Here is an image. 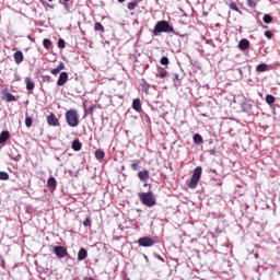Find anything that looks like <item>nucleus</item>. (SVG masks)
Instances as JSON below:
<instances>
[{"label":"nucleus","mask_w":280,"mask_h":280,"mask_svg":"<svg viewBox=\"0 0 280 280\" xmlns=\"http://www.w3.org/2000/svg\"><path fill=\"white\" fill-rule=\"evenodd\" d=\"M63 1H71V0H59V2H63Z\"/></svg>","instance_id":"nucleus-53"},{"label":"nucleus","mask_w":280,"mask_h":280,"mask_svg":"<svg viewBox=\"0 0 280 280\" xmlns=\"http://www.w3.org/2000/svg\"><path fill=\"white\" fill-rule=\"evenodd\" d=\"M248 47H250V42L248 39L243 38L240 40L238 49H241V51H246V49H248Z\"/></svg>","instance_id":"nucleus-12"},{"label":"nucleus","mask_w":280,"mask_h":280,"mask_svg":"<svg viewBox=\"0 0 280 280\" xmlns=\"http://www.w3.org/2000/svg\"><path fill=\"white\" fill-rule=\"evenodd\" d=\"M83 280H95L92 277H84Z\"/></svg>","instance_id":"nucleus-50"},{"label":"nucleus","mask_w":280,"mask_h":280,"mask_svg":"<svg viewBox=\"0 0 280 280\" xmlns=\"http://www.w3.org/2000/svg\"><path fill=\"white\" fill-rule=\"evenodd\" d=\"M57 69L59 70V72H61L65 69V62H59V65L57 66Z\"/></svg>","instance_id":"nucleus-41"},{"label":"nucleus","mask_w":280,"mask_h":280,"mask_svg":"<svg viewBox=\"0 0 280 280\" xmlns=\"http://www.w3.org/2000/svg\"><path fill=\"white\" fill-rule=\"evenodd\" d=\"M2 95H3V100H5V102H16V96H14L10 92L2 91Z\"/></svg>","instance_id":"nucleus-14"},{"label":"nucleus","mask_w":280,"mask_h":280,"mask_svg":"<svg viewBox=\"0 0 280 280\" xmlns=\"http://www.w3.org/2000/svg\"><path fill=\"white\" fill-rule=\"evenodd\" d=\"M89 110H90V113H93V110H95V106H93V105L90 106V107H89Z\"/></svg>","instance_id":"nucleus-47"},{"label":"nucleus","mask_w":280,"mask_h":280,"mask_svg":"<svg viewBox=\"0 0 280 280\" xmlns=\"http://www.w3.org/2000/svg\"><path fill=\"white\" fill-rule=\"evenodd\" d=\"M143 258L145 259V261H150V258H148V255L143 254Z\"/></svg>","instance_id":"nucleus-49"},{"label":"nucleus","mask_w":280,"mask_h":280,"mask_svg":"<svg viewBox=\"0 0 280 280\" xmlns=\"http://www.w3.org/2000/svg\"><path fill=\"white\" fill-rule=\"evenodd\" d=\"M138 198L145 207H154L156 205V196H154L152 190L138 192Z\"/></svg>","instance_id":"nucleus-2"},{"label":"nucleus","mask_w":280,"mask_h":280,"mask_svg":"<svg viewBox=\"0 0 280 280\" xmlns=\"http://www.w3.org/2000/svg\"><path fill=\"white\" fill-rule=\"evenodd\" d=\"M1 268H5V260L3 258H1V264H0Z\"/></svg>","instance_id":"nucleus-46"},{"label":"nucleus","mask_w":280,"mask_h":280,"mask_svg":"<svg viewBox=\"0 0 280 280\" xmlns=\"http://www.w3.org/2000/svg\"><path fill=\"white\" fill-rule=\"evenodd\" d=\"M143 186H144V187H148V184H147V182H144Z\"/></svg>","instance_id":"nucleus-54"},{"label":"nucleus","mask_w":280,"mask_h":280,"mask_svg":"<svg viewBox=\"0 0 280 280\" xmlns=\"http://www.w3.org/2000/svg\"><path fill=\"white\" fill-rule=\"evenodd\" d=\"M92 221H91V217L85 218V220L83 221V226H91Z\"/></svg>","instance_id":"nucleus-36"},{"label":"nucleus","mask_w":280,"mask_h":280,"mask_svg":"<svg viewBox=\"0 0 280 280\" xmlns=\"http://www.w3.org/2000/svg\"><path fill=\"white\" fill-rule=\"evenodd\" d=\"M247 5L249 8H257V0H247Z\"/></svg>","instance_id":"nucleus-35"},{"label":"nucleus","mask_w":280,"mask_h":280,"mask_svg":"<svg viewBox=\"0 0 280 280\" xmlns=\"http://www.w3.org/2000/svg\"><path fill=\"white\" fill-rule=\"evenodd\" d=\"M237 71H238L240 75H244V71H242V68H238Z\"/></svg>","instance_id":"nucleus-48"},{"label":"nucleus","mask_w":280,"mask_h":280,"mask_svg":"<svg viewBox=\"0 0 280 280\" xmlns=\"http://www.w3.org/2000/svg\"><path fill=\"white\" fill-rule=\"evenodd\" d=\"M154 257L155 259H159V261H162V264H165V259L161 255L154 254Z\"/></svg>","instance_id":"nucleus-39"},{"label":"nucleus","mask_w":280,"mask_h":280,"mask_svg":"<svg viewBox=\"0 0 280 280\" xmlns=\"http://www.w3.org/2000/svg\"><path fill=\"white\" fill-rule=\"evenodd\" d=\"M46 121L48 126H52L54 128L60 126V121L58 120V117H56L55 113H51L47 116Z\"/></svg>","instance_id":"nucleus-7"},{"label":"nucleus","mask_w":280,"mask_h":280,"mask_svg":"<svg viewBox=\"0 0 280 280\" xmlns=\"http://www.w3.org/2000/svg\"><path fill=\"white\" fill-rule=\"evenodd\" d=\"M241 108L243 113H250V110H253V104H250V101H243L241 103Z\"/></svg>","instance_id":"nucleus-10"},{"label":"nucleus","mask_w":280,"mask_h":280,"mask_svg":"<svg viewBox=\"0 0 280 280\" xmlns=\"http://www.w3.org/2000/svg\"><path fill=\"white\" fill-rule=\"evenodd\" d=\"M213 174H218V171L215 168L211 170Z\"/></svg>","instance_id":"nucleus-51"},{"label":"nucleus","mask_w":280,"mask_h":280,"mask_svg":"<svg viewBox=\"0 0 280 280\" xmlns=\"http://www.w3.org/2000/svg\"><path fill=\"white\" fill-rule=\"evenodd\" d=\"M167 75V71L163 70V71H160L159 73V78L163 79Z\"/></svg>","instance_id":"nucleus-43"},{"label":"nucleus","mask_w":280,"mask_h":280,"mask_svg":"<svg viewBox=\"0 0 280 280\" xmlns=\"http://www.w3.org/2000/svg\"><path fill=\"white\" fill-rule=\"evenodd\" d=\"M42 80H43V82H49V80H51V77H49V75H43V77H42Z\"/></svg>","instance_id":"nucleus-44"},{"label":"nucleus","mask_w":280,"mask_h":280,"mask_svg":"<svg viewBox=\"0 0 280 280\" xmlns=\"http://www.w3.org/2000/svg\"><path fill=\"white\" fill-rule=\"evenodd\" d=\"M0 180H10V174L5 171H0Z\"/></svg>","instance_id":"nucleus-27"},{"label":"nucleus","mask_w":280,"mask_h":280,"mask_svg":"<svg viewBox=\"0 0 280 280\" xmlns=\"http://www.w3.org/2000/svg\"><path fill=\"white\" fill-rule=\"evenodd\" d=\"M68 80H69V73L61 72L57 80V86H65V84H67Z\"/></svg>","instance_id":"nucleus-8"},{"label":"nucleus","mask_w":280,"mask_h":280,"mask_svg":"<svg viewBox=\"0 0 280 280\" xmlns=\"http://www.w3.org/2000/svg\"><path fill=\"white\" fill-rule=\"evenodd\" d=\"M201 280H205V279H201Z\"/></svg>","instance_id":"nucleus-57"},{"label":"nucleus","mask_w":280,"mask_h":280,"mask_svg":"<svg viewBox=\"0 0 280 280\" xmlns=\"http://www.w3.org/2000/svg\"><path fill=\"white\" fill-rule=\"evenodd\" d=\"M160 62H161V65H163V67H167V65H170V58L163 56V57L160 59Z\"/></svg>","instance_id":"nucleus-30"},{"label":"nucleus","mask_w":280,"mask_h":280,"mask_svg":"<svg viewBox=\"0 0 280 280\" xmlns=\"http://www.w3.org/2000/svg\"><path fill=\"white\" fill-rule=\"evenodd\" d=\"M60 5H63V9L66 10V12H71V4L69 3V1H61L59 2Z\"/></svg>","instance_id":"nucleus-28"},{"label":"nucleus","mask_w":280,"mask_h":280,"mask_svg":"<svg viewBox=\"0 0 280 280\" xmlns=\"http://www.w3.org/2000/svg\"><path fill=\"white\" fill-rule=\"evenodd\" d=\"M56 185H58L56 178L54 176L49 177L47 180V186L49 187V189H56Z\"/></svg>","instance_id":"nucleus-21"},{"label":"nucleus","mask_w":280,"mask_h":280,"mask_svg":"<svg viewBox=\"0 0 280 280\" xmlns=\"http://www.w3.org/2000/svg\"><path fill=\"white\" fill-rule=\"evenodd\" d=\"M94 31L95 32H101L102 34H104V25H102V23H100V22H96L94 24Z\"/></svg>","instance_id":"nucleus-26"},{"label":"nucleus","mask_w":280,"mask_h":280,"mask_svg":"<svg viewBox=\"0 0 280 280\" xmlns=\"http://www.w3.org/2000/svg\"><path fill=\"white\" fill-rule=\"evenodd\" d=\"M66 121L70 128H77V126H80V115H78V110L69 109L66 112Z\"/></svg>","instance_id":"nucleus-3"},{"label":"nucleus","mask_w":280,"mask_h":280,"mask_svg":"<svg viewBox=\"0 0 280 280\" xmlns=\"http://www.w3.org/2000/svg\"><path fill=\"white\" fill-rule=\"evenodd\" d=\"M72 150L74 152H80V150H82V142H80V139H75L72 142Z\"/></svg>","instance_id":"nucleus-18"},{"label":"nucleus","mask_w":280,"mask_h":280,"mask_svg":"<svg viewBox=\"0 0 280 280\" xmlns=\"http://www.w3.org/2000/svg\"><path fill=\"white\" fill-rule=\"evenodd\" d=\"M32 124H34V120L32 119V117H26L25 118L26 128H32Z\"/></svg>","instance_id":"nucleus-32"},{"label":"nucleus","mask_w":280,"mask_h":280,"mask_svg":"<svg viewBox=\"0 0 280 280\" xmlns=\"http://www.w3.org/2000/svg\"><path fill=\"white\" fill-rule=\"evenodd\" d=\"M54 253L56 257L59 259H65V257H69V252H67V248L65 246L57 245L54 247Z\"/></svg>","instance_id":"nucleus-6"},{"label":"nucleus","mask_w":280,"mask_h":280,"mask_svg":"<svg viewBox=\"0 0 280 280\" xmlns=\"http://www.w3.org/2000/svg\"><path fill=\"white\" fill-rule=\"evenodd\" d=\"M201 176H202V167L201 166H197L194 170V173H192V175L190 177L188 187L190 189H196V187H198V183L200 182Z\"/></svg>","instance_id":"nucleus-4"},{"label":"nucleus","mask_w":280,"mask_h":280,"mask_svg":"<svg viewBox=\"0 0 280 280\" xmlns=\"http://www.w3.org/2000/svg\"><path fill=\"white\" fill-rule=\"evenodd\" d=\"M50 73H52V75H58V73H60V70L58 68H54L50 70Z\"/></svg>","instance_id":"nucleus-42"},{"label":"nucleus","mask_w":280,"mask_h":280,"mask_svg":"<svg viewBox=\"0 0 280 280\" xmlns=\"http://www.w3.org/2000/svg\"><path fill=\"white\" fill-rule=\"evenodd\" d=\"M57 161H60V158H57Z\"/></svg>","instance_id":"nucleus-55"},{"label":"nucleus","mask_w":280,"mask_h":280,"mask_svg":"<svg viewBox=\"0 0 280 280\" xmlns=\"http://www.w3.org/2000/svg\"><path fill=\"white\" fill-rule=\"evenodd\" d=\"M265 102L267 104H269V106H272V104H275V102H277V98L275 96H272V94H267L265 97Z\"/></svg>","instance_id":"nucleus-22"},{"label":"nucleus","mask_w":280,"mask_h":280,"mask_svg":"<svg viewBox=\"0 0 280 280\" xmlns=\"http://www.w3.org/2000/svg\"><path fill=\"white\" fill-rule=\"evenodd\" d=\"M57 45H58L59 49H65V47H66L65 39L59 38Z\"/></svg>","instance_id":"nucleus-34"},{"label":"nucleus","mask_w":280,"mask_h":280,"mask_svg":"<svg viewBox=\"0 0 280 280\" xmlns=\"http://www.w3.org/2000/svg\"><path fill=\"white\" fill-rule=\"evenodd\" d=\"M266 38H268V40H270V38H272L273 34L272 31H266L265 33Z\"/></svg>","instance_id":"nucleus-38"},{"label":"nucleus","mask_w":280,"mask_h":280,"mask_svg":"<svg viewBox=\"0 0 280 280\" xmlns=\"http://www.w3.org/2000/svg\"><path fill=\"white\" fill-rule=\"evenodd\" d=\"M138 178L142 183H148V180H150V171L143 170V171L138 172Z\"/></svg>","instance_id":"nucleus-9"},{"label":"nucleus","mask_w":280,"mask_h":280,"mask_svg":"<svg viewBox=\"0 0 280 280\" xmlns=\"http://www.w3.org/2000/svg\"><path fill=\"white\" fill-rule=\"evenodd\" d=\"M25 84H26V90L32 91L33 89H35L36 84L34 83V81H32V78L27 77L25 79Z\"/></svg>","instance_id":"nucleus-19"},{"label":"nucleus","mask_w":280,"mask_h":280,"mask_svg":"<svg viewBox=\"0 0 280 280\" xmlns=\"http://www.w3.org/2000/svg\"><path fill=\"white\" fill-rule=\"evenodd\" d=\"M262 21H264V23H266V25H270V23H272V21H273V18L270 14H265L262 18Z\"/></svg>","instance_id":"nucleus-25"},{"label":"nucleus","mask_w":280,"mask_h":280,"mask_svg":"<svg viewBox=\"0 0 280 280\" xmlns=\"http://www.w3.org/2000/svg\"><path fill=\"white\" fill-rule=\"evenodd\" d=\"M104 156H106V153L104 152V150H96L95 151V159L97 161H102V159H104Z\"/></svg>","instance_id":"nucleus-23"},{"label":"nucleus","mask_w":280,"mask_h":280,"mask_svg":"<svg viewBox=\"0 0 280 280\" xmlns=\"http://www.w3.org/2000/svg\"><path fill=\"white\" fill-rule=\"evenodd\" d=\"M43 46L45 47V49H49V47H51V39L45 38L43 40Z\"/></svg>","instance_id":"nucleus-31"},{"label":"nucleus","mask_w":280,"mask_h":280,"mask_svg":"<svg viewBox=\"0 0 280 280\" xmlns=\"http://www.w3.org/2000/svg\"><path fill=\"white\" fill-rule=\"evenodd\" d=\"M14 80H15V82H19L21 80V75H19V73H15L14 74Z\"/></svg>","instance_id":"nucleus-45"},{"label":"nucleus","mask_w":280,"mask_h":280,"mask_svg":"<svg viewBox=\"0 0 280 280\" xmlns=\"http://www.w3.org/2000/svg\"><path fill=\"white\" fill-rule=\"evenodd\" d=\"M137 5H139V3H137V2H129L127 4V8H128V10H136Z\"/></svg>","instance_id":"nucleus-33"},{"label":"nucleus","mask_w":280,"mask_h":280,"mask_svg":"<svg viewBox=\"0 0 280 280\" xmlns=\"http://www.w3.org/2000/svg\"><path fill=\"white\" fill-rule=\"evenodd\" d=\"M130 167L131 170H133V172H139V161H133L131 164H130Z\"/></svg>","instance_id":"nucleus-29"},{"label":"nucleus","mask_w":280,"mask_h":280,"mask_svg":"<svg viewBox=\"0 0 280 280\" xmlns=\"http://www.w3.org/2000/svg\"><path fill=\"white\" fill-rule=\"evenodd\" d=\"M154 244H156V241H154V238L150 236L140 237L138 240V245L141 246L142 248H150L154 246Z\"/></svg>","instance_id":"nucleus-5"},{"label":"nucleus","mask_w":280,"mask_h":280,"mask_svg":"<svg viewBox=\"0 0 280 280\" xmlns=\"http://www.w3.org/2000/svg\"><path fill=\"white\" fill-rule=\"evenodd\" d=\"M148 91H150V83H144V84L142 85V92H143V93H148Z\"/></svg>","instance_id":"nucleus-37"},{"label":"nucleus","mask_w":280,"mask_h":280,"mask_svg":"<svg viewBox=\"0 0 280 280\" xmlns=\"http://www.w3.org/2000/svg\"><path fill=\"white\" fill-rule=\"evenodd\" d=\"M192 141L196 145H201V143H205V139L200 133H195L192 137Z\"/></svg>","instance_id":"nucleus-17"},{"label":"nucleus","mask_w":280,"mask_h":280,"mask_svg":"<svg viewBox=\"0 0 280 280\" xmlns=\"http://www.w3.org/2000/svg\"><path fill=\"white\" fill-rule=\"evenodd\" d=\"M8 139H10V131L8 130H3L0 133V144H3L8 141Z\"/></svg>","instance_id":"nucleus-16"},{"label":"nucleus","mask_w":280,"mask_h":280,"mask_svg":"<svg viewBox=\"0 0 280 280\" xmlns=\"http://www.w3.org/2000/svg\"><path fill=\"white\" fill-rule=\"evenodd\" d=\"M229 8L230 10H233L234 12H240V14H242V11H240V7H237V2H230Z\"/></svg>","instance_id":"nucleus-24"},{"label":"nucleus","mask_w":280,"mask_h":280,"mask_svg":"<svg viewBox=\"0 0 280 280\" xmlns=\"http://www.w3.org/2000/svg\"><path fill=\"white\" fill-rule=\"evenodd\" d=\"M126 0H117L118 3H124Z\"/></svg>","instance_id":"nucleus-52"},{"label":"nucleus","mask_w":280,"mask_h":280,"mask_svg":"<svg viewBox=\"0 0 280 280\" xmlns=\"http://www.w3.org/2000/svg\"><path fill=\"white\" fill-rule=\"evenodd\" d=\"M159 34H174V26L166 20L158 21L153 28V35L159 36Z\"/></svg>","instance_id":"nucleus-1"},{"label":"nucleus","mask_w":280,"mask_h":280,"mask_svg":"<svg viewBox=\"0 0 280 280\" xmlns=\"http://www.w3.org/2000/svg\"><path fill=\"white\" fill-rule=\"evenodd\" d=\"M15 65H21L24 60L23 51L18 50L13 54Z\"/></svg>","instance_id":"nucleus-13"},{"label":"nucleus","mask_w":280,"mask_h":280,"mask_svg":"<svg viewBox=\"0 0 280 280\" xmlns=\"http://www.w3.org/2000/svg\"><path fill=\"white\" fill-rule=\"evenodd\" d=\"M132 108H133V110H136V113H141V110H142L141 98H135L132 101Z\"/></svg>","instance_id":"nucleus-15"},{"label":"nucleus","mask_w":280,"mask_h":280,"mask_svg":"<svg viewBox=\"0 0 280 280\" xmlns=\"http://www.w3.org/2000/svg\"><path fill=\"white\" fill-rule=\"evenodd\" d=\"M257 73H265V71H268V63H259L256 66Z\"/></svg>","instance_id":"nucleus-20"},{"label":"nucleus","mask_w":280,"mask_h":280,"mask_svg":"<svg viewBox=\"0 0 280 280\" xmlns=\"http://www.w3.org/2000/svg\"><path fill=\"white\" fill-rule=\"evenodd\" d=\"M48 1H50V2H51V1H54V0H48Z\"/></svg>","instance_id":"nucleus-56"},{"label":"nucleus","mask_w":280,"mask_h":280,"mask_svg":"<svg viewBox=\"0 0 280 280\" xmlns=\"http://www.w3.org/2000/svg\"><path fill=\"white\" fill-rule=\"evenodd\" d=\"M171 78L174 80V82H176V80H180V75H178V73H173Z\"/></svg>","instance_id":"nucleus-40"},{"label":"nucleus","mask_w":280,"mask_h":280,"mask_svg":"<svg viewBox=\"0 0 280 280\" xmlns=\"http://www.w3.org/2000/svg\"><path fill=\"white\" fill-rule=\"evenodd\" d=\"M86 257H89V252L86 250V248L81 247L78 252V261H84Z\"/></svg>","instance_id":"nucleus-11"}]
</instances>
